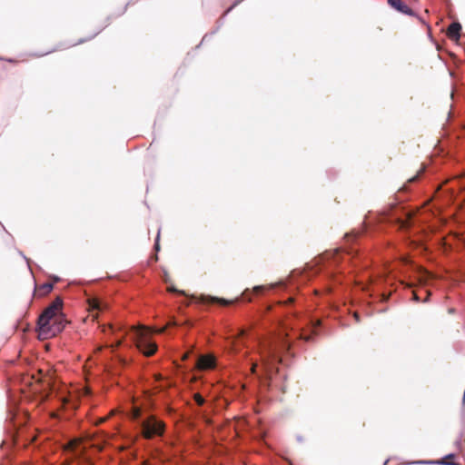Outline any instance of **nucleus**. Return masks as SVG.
Wrapping results in <instances>:
<instances>
[{
  "label": "nucleus",
  "mask_w": 465,
  "mask_h": 465,
  "mask_svg": "<svg viewBox=\"0 0 465 465\" xmlns=\"http://www.w3.org/2000/svg\"><path fill=\"white\" fill-rule=\"evenodd\" d=\"M344 239V247L324 251L303 269L292 270L286 279L245 288L234 299L187 294L170 282L166 271L161 279L165 291L181 298V305L185 307L192 303L229 306L251 302L254 296L265 293L277 294V300L262 303L263 314L241 329L232 344L241 371L267 383L277 373L282 354L289 353L303 328L285 321L272 310L274 303L282 309L301 304L310 295L313 302L322 300L327 307L336 310L341 304L361 300L354 295V290L366 296L374 295L375 286L394 270L392 260L406 263V213H399L393 207L377 213L370 211L364 217L363 230L345 233Z\"/></svg>",
  "instance_id": "obj_1"
},
{
  "label": "nucleus",
  "mask_w": 465,
  "mask_h": 465,
  "mask_svg": "<svg viewBox=\"0 0 465 465\" xmlns=\"http://www.w3.org/2000/svg\"><path fill=\"white\" fill-rule=\"evenodd\" d=\"M61 309L62 300L58 298L38 316L36 331L40 339H49L64 330L66 319Z\"/></svg>",
  "instance_id": "obj_2"
},
{
  "label": "nucleus",
  "mask_w": 465,
  "mask_h": 465,
  "mask_svg": "<svg viewBox=\"0 0 465 465\" xmlns=\"http://www.w3.org/2000/svg\"><path fill=\"white\" fill-rule=\"evenodd\" d=\"M153 331L144 326L125 327L118 344L135 348L145 356H151L157 351V344L153 340Z\"/></svg>",
  "instance_id": "obj_3"
},
{
  "label": "nucleus",
  "mask_w": 465,
  "mask_h": 465,
  "mask_svg": "<svg viewBox=\"0 0 465 465\" xmlns=\"http://www.w3.org/2000/svg\"><path fill=\"white\" fill-rule=\"evenodd\" d=\"M31 419L27 411L21 409L16 403L12 402L9 399L6 418V421L9 423L8 428H6L9 439L3 440L1 447L3 448L5 445H8V448L13 450L19 448L20 442L18 440V434L22 427L29 422Z\"/></svg>",
  "instance_id": "obj_4"
},
{
  "label": "nucleus",
  "mask_w": 465,
  "mask_h": 465,
  "mask_svg": "<svg viewBox=\"0 0 465 465\" xmlns=\"http://www.w3.org/2000/svg\"><path fill=\"white\" fill-rule=\"evenodd\" d=\"M195 365L200 371H214L218 369L219 362L213 355H199L195 359Z\"/></svg>",
  "instance_id": "obj_5"
},
{
  "label": "nucleus",
  "mask_w": 465,
  "mask_h": 465,
  "mask_svg": "<svg viewBox=\"0 0 465 465\" xmlns=\"http://www.w3.org/2000/svg\"><path fill=\"white\" fill-rule=\"evenodd\" d=\"M455 458H456V454L452 452V453L447 454L443 459H440V460H417L409 461L406 464H416V465H461L459 462H455V461L449 462V461H445L444 460L445 459H455Z\"/></svg>",
  "instance_id": "obj_6"
},
{
  "label": "nucleus",
  "mask_w": 465,
  "mask_h": 465,
  "mask_svg": "<svg viewBox=\"0 0 465 465\" xmlns=\"http://www.w3.org/2000/svg\"><path fill=\"white\" fill-rule=\"evenodd\" d=\"M436 170V167L434 165H429L427 163H422L420 166V169L418 171L416 175L410 178L407 182V183L402 187L403 190L408 191L409 186L414 183H416L418 180H420L422 176H424L426 173L434 172Z\"/></svg>",
  "instance_id": "obj_7"
},
{
  "label": "nucleus",
  "mask_w": 465,
  "mask_h": 465,
  "mask_svg": "<svg viewBox=\"0 0 465 465\" xmlns=\"http://www.w3.org/2000/svg\"><path fill=\"white\" fill-rule=\"evenodd\" d=\"M388 4L391 7H392L401 14L409 16L415 15V12L402 0H388Z\"/></svg>",
  "instance_id": "obj_8"
},
{
  "label": "nucleus",
  "mask_w": 465,
  "mask_h": 465,
  "mask_svg": "<svg viewBox=\"0 0 465 465\" xmlns=\"http://www.w3.org/2000/svg\"><path fill=\"white\" fill-rule=\"evenodd\" d=\"M152 456V460H147L146 465H168L170 458L163 450H155Z\"/></svg>",
  "instance_id": "obj_9"
},
{
  "label": "nucleus",
  "mask_w": 465,
  "mask_h": 465,
  "mask_svg": "<svg viewBox=\"0 0 465 465\" xmlns=\"http://www.w3.org/2000/svg\"><path fill=\"white\" fill-rule=\"evenodd\" d=\"M461 25L459 21L452 22L448 28V35L450 38L458 40L461 35Z\"/></svg>",
  "instance_id": "obj_10"
},
{
  "label": "nucleus",
  "mask_w": 465,
  "mask_h": 465,
  "mask_svg": "<svg viewBox=\"0 0 465 465\" xmlns=\"http://www.w3.org/2000/svg\"><path fill=\"white\" fill-rule=\"evenodd\" d=\"M224 19L225 18L223 16H221L220 18L217 19L215 28H213L212 31H210L209 33H207L203 35L201 43L196 46V48H199L200 45L203 42L207 41L211 36H213L218 33V31L221 29V27L224 25Z\"/></svg>",
  "instance_id": "obj_11"
},
{
  "label": "nucleus",
  "mask_w": 465,
  "mask_h": 465,
  "mask_svg": "<svg viewBox=\"0 0 465 465\" xmlns=\"http://www.w3.org/2000/svg\"><path fill=\"white\" fill-rule=\"evenodd\" d=\"M92 304L94 310L97 312H103L105 310L106 304L105 302L101 300L100 298H94L92 301Z\"/></svg>",
  "instance_id": "obj_12"
},
{
  "label": "nucleus",
  "mask_w": 465,
  "mask_h": 465,
  "mask_svg": "<svg viewBox=\"0 0 465 465\" xmlns=\"http://www.w3.org/2000/svg\"><path fill=\"white\" fill-rule=\"evenodd\" d=\"M134 417L135 420H137V422H139L144 429L146 428V420L144 419L141 418L140 411L137 408H134Z\"/></svg>",
  "instance_id": "obj_13"
},
{
  "label": "nucleus",
  "mask_w": 465,
  "mask_h": 465,
  "mask_svg": "<svg viewBox=\"0 0 465 465\" xmlns=\"http://www.w3.org/2000/svg\"><path fill=\"white\" fill-rule=\"evenodd\" d=\"M40 291L43 292V293H48L54 290V283L52 282H45L39 287Z\"/></svg>",
  "instance_id": "obj_14"
},
{
  "label": "nucleus",
  "mask_w": 465,
  "mask_h": 465,
  "mask_svg": "<svg viewBox=\"0 0 465 465\" xmlns=\"http://www.w3.org/2000/svg\"><path fill=\"white\" fill-rule=\"evenodd\" d=\"M103 30V28H100L97 32H95L93 35H91L90 37H87V38H81L78 40L77 43H74V44H72L71 45H79V44H83V43H85L91 39H93L94 36H96L101 31Z\"/></svg>",
  "instance_id": "obj_15"
},
{
  "label": "nucleus",
  "mask_w": 465,
  "mask_h": 465,
  "mask_svg": "<svg viewBox=\"0 0 465 465\" xmlns=\"http://www.w3.org/2000/svg\"><path fill=\"white\" fill-rule=\"evenodd\" d=\"M18 253L20 256H22L25 259V261L26 262L28 270L30 271L31 274L33 275V271H32V266H31L32 260L30 258L26 257L22 251H18Z\"/></svg>",
  "instance_id": "obj_16"
},
{
  "label": "nucleus",
  "mask_w": 465,
  "mask_h": 465,
  "mask_svg": "<svg viewBox=\"0 0 465 465\" xmlns=\"http://www.w3.org/2000/svg\"><path fill=\"white\" fill-rule=\"evenodd\" d=\"M461 437H462V433H460V437L455 440L454 444L457 448V450L460 451V452H462L463 451V444H462V440H461Z\"/></svg>",
  "instance_id": "obj_17"
},
{
  "label": "nucleus",
  "mask_w": 465,
  "mask_h": 465,
  "mask_svg": "<svg viewBox=\"0 0 465 465\" xmlns=\"http://www.w3.org/2000/svg\"><path fill=\"white\" fill-rule=\"evenodd\" d=\"M159 241H160V230L158 231V233H157L156 238L154 240L153 249L155 250V252H159L160 251Z\"/></svg>",
  "instance_id": "obj_18"
},
{
  "label": "nucleus",
  "mask_w": 465,
  "mask_h": 465,
  "mask_svg": "<svg viewBox=\"0 0 465 465\" xmlns=\"http://www.w3.org/2000/svg\"><path fill=\"white\" fill-rule=\"evenodd\" d=\"M137 1H138V0H129V1L127 2V4L124 5V7L123 8V10H122V11H121L117 15L119 16V15H122L123 14H124V13H125V11L127 10L128 5H134V4H135Z\"/></svg>",
  "instance_id": "obj_19"
},
{
  "label": "nucleus",
  "mask_w": 465,
  "mask_h": 465,
  "mask_svg": "<svg viewBox=\"0 0 465 465\" xmlns=\"http://www.w3.org/2000/svg\"><path fill=\"white\" fill-rule=\"evenodd\" d=\"M232 11V9L229 6L223 14L222 16H223L224 18Z\"/></svg>",
  "instance_id": "obj_20"
},
{
  "label": "nucleus",
  "mask_w": 465,
  "mask_h": 465,
  "mask_svg": "<svg viewBox=\"0 0 465 465\" xmlns=\"http://www.w3.org/2000/svg\"><path fill=\"white\" fill-rule=\"evenodd\" d=\"M54 282H57L60 281V277L54 274L49 276Z\"/></svg>",
  "instance_id": "obj_21"
},
{
  "label": "nucleus",
  "mask_w": 465,
  "mask_h": 465,
  "mask_svg": "<svg viewBox=\"0 0 465 465\" xmlns=\"http://www.w3.org/2000/svg\"><path fill=\"white\" fill-rule=\"evenodd\" d=\"M4 61H6L11 64H15L17 61L14 58H4Z\"/></svg>",
  "instance_id": "obj_22"
},
{
  "label": "nucleus",
  "mask_w": 465,
  "mask_h": 465,
  "mask_svg": "<svg viewBox=\"0 0 465 465\" xmlns=\"http://www.w3.org/2000/svg\"><path fill=\"white\" fill-rule=\"evenodd\" d=\"M53 51H54V50H50V51H47V52L43 53V54H35L34 55H35V56H44V55H45V54H48L52 53Z\"/></svg>",
  "instance_id": "obj_23"
},
{
  "label": "nucleus",
  "mask_w": 465,
  "mask_h": 465,
  "mask_svg": "<svg viewBox=\"0 0 465 465\" xmlns=\"http://www.w3.org/2000/svg\"><path fill=\"white\" fill-rule=\"evenodd\" d=\"M112 19H113L112 15H109L106 17V25H104V27H106L110 24Z\"/></svg>",
  "instance_id": "obj_24"
},
{
  "label": "nucleus",
  "mask_w": 465,
  "mask_h": 465,
  "mask_svg": "<svg viewBox=\"0 0 465 465\" xmlns=\"http://www.w3.org/2000/svg\"><path fill=\"white\" fill-rule=\"evenodd\" d=\"M296 440L300 443L303 442V437L302 435H297Z\"/></svg>",
  "instance_id": "obj_25"
},
{
  "label": "nucleus",
  "mask_w": 465,
  "mask_h": 465,
  "mask_svg": "<svg viewBox=\"0 0 465 465\" xmlns=\"http://www.w3.org/2000/svg\"><path fill=\"white\" fill-rule=\"evenodd\" d=\"M391 460V458H388L387 460H385L382 465H387Z\"/></svg>",
  "instance_id": "obj_26"
},
{
  "label": "nucleus",
  "mask_w": 465,
  "mask_h": 465,
  "mask_svg": "<svg viewBox=\"0 0 465 465\" xmlns=\"http://www.w3.org/2000/svg\"><path fill=\"white\" fill-rule=\"evenodd\" d=\"M455 310L453 308L449 309V313H454Z\"/></svg>",
  "instance_id": "obj_27"
},
{
  "label": "nucleus",
  "mask_w": 465,
  "mask_h": 465,
  "mask_svg": "<svg viewBox=\"0 0 465 465\" xmlns=\"http://www.w3.org/2000/svg\"><path fill=\"white\" fill-rule=\"evenodd\" d=\"M230 7L233 10L236 7V5L232 3V5Z\"/></svg>",
  "instance_id": "obj_28"
},
{
  "label": "nucleus",
  "mask_w": 465,
  "mask_h": 465,
  "mask_svg": "<svg viewBox=\"0 0 465 465\" xmlns=\"http://www.w3.org/2000/svg\"><path fill=\"white\" fill-rule=\"evenodd\" d=\"M356 322H360V318L358 315H355Z\"/></svg>",
  "instance_id": "obj_29"
},
{
  "label": "nucleus",
  "mask_w": 465,
  "mask_h": 465,
  "mask_svg": "<svg viewBox=\"0 0 465 465\" xmlns=\"http://www.w3.org/2000/svg\"><path fill=\"white\" fill-rule=\"evenodd\" d=\"M36 288H37V285L35 284V290H34V293H35L37 292Z\"/></svg>",
  "instance_id": "obj_30"
},
{
  "label": "nucleus",
  "mask_w": 465,
  "mask_h": 465,
  "mask_svg": "<svg viewBox=\"0 0 465 465\" xmlns=\"http://www.w3.org/2000/svg\"><path fill=\"white\" fill-rule=\"evenodd\" d=\"M0 60H4V57L0 56Z\"/></svg>",
  "instance_id": "obj_31"
},
{
  "label": "nucleus",
  "mask_w": 465,
  "mask_h": 465,
  "mask_svg": "<svg viewBox=\"0 0 465 465\" xmlns=\"http://www.w3.org/2000/svg\"><path fill=\"white\" fill-rule=\"evenodd\" d=\"M445 2H448L449 0H444Z\"/></svg>",
  "instance_id": "obj_32"
}]
</instances>
